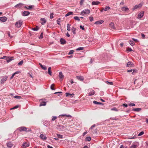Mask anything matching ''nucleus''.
<instances>
[{
  "mask_svg": "<svg viewBox=\"0 0 148 148\" xmlns=\"http://www.w3.org/2000/svg\"><path fill=\"white\" fill-rule=\"evenodd\" d=\"M18 130L20 132L25 131L27 132L29 131H31L28 128H26L25 127H21L18 128Z\"/></svg>",
  "mask_w": 148,
  "mask_h": 148,
  "instance_id": "1",
  "label": "nucleus"
},
{
  "mask_svg": "<svg viewBox=\"0 0 148 148\" xmlns=\"http://www.w3.org/2000/svg\"><path fill=\"white\" fill-rule=\"evenodd\" d=\"M139 145V143L137 142H135L132 143V145L131 146L130 148H136Z\"/></svg>",
  "mask_w": 148,
  "mask_h": 148,
  "instance_id": "2",
  "label": "nucleus"
},
{
  "mask_svg": "<svg viewBox=\"0 0 148 148\" xmlns=\"http://www.w3.org/2000/svg\"><path fill=\"white\" fill-rule=\"evenodd\" d=\"M22 23L23 21L21 20H20L16 23L15 25L16 27H20L21 26Z\"/></svg>",
  "mask_w": 148,
  "mask_h": 148,
  "instance_id": "3",
  "label": "nucleus"
},
{
  "mask_svg": "<svg viewBox=\"0 0 148 148\" xmlns=\"http://www.w3.org/2000/svg\"><path fill=\"white\" fill-rule=\"evenodd\" d=\"M46 100L45 99H41L40 100V106H45L46 105V103L45 101Z\"/></svg>",
  "mask_w": 148,
  "mask_h": 148,
  "instance_id": "4",
  "label": "nucleus"
},
{
  "mask_svg": "<svg viewBox=\"0 0 148 148\" xmlns=\"http://www.w3.org/2000/svg\"><path fill=\"white\" fill-rule=\"evenodd\" d=\"M90 11L89 10H84L82 11L81 12V14L84 15L85 14H88L90 13Z\"/></svg>",
  "mask_w": 148,
  "mask_h": 148,
  "instance_id": "5",
  "label": "nucleus"
},
{
  "mask_svg": "<svg viewBox=\"0 0 148 148\" xmlns=\"http://www.w3.org/2000/svg\"><path fill=\"white\" fill-rule=\"evenodd\" d=\"M144 14V12L141 11L139 13L138 15V18L139 19H140L142 17Z\"/></svg>",
  "mask_w": 148,
  "mask_h": 148,
  "instance_id": "6",
  "label": "nucleus"
},
{
  "mask_svg": "<svg viewBox=\"0 0 148 148\" xmlns=\"http://www.w3.org/2000/svg\"><path fill=\"white\" fill-rule=\"evenodd\" d=\"M127 67H132L134 66V64L131 61H129L127 63L126 65Z\"/></svg>",
  "mask_w": 148,
  "mask_h": 148,
  "instance_id": "7",
  "label": "nucleus"
},
{
  "mask_svg": "<svg viewBox=\"0 0 148 148\" xmlns=\"http://www.w3.org/2000/svg\"><path fill=\"white\" fill-rule=\"evenodd\" d=\"M30 13L29 12L27 11H24L22 14V15L23 16H26L29 15Z\"/></svg>",
  "mask_w": 148,
  "mask_h": 148,
  "instance_id": "8",
  "label": "nucleus"
},
{
  "mask_svg": "<svg viewBox=\"0 0 148 148\" xmlns=\"http://www.w3.org/2000/svg\"><path fill=\"white\" fill-rule=\"evenodd\" d=\"M7 18L5 16L0 17V21L3 22H5L7 20Z\"/></svg>",
  "mask_w": 148,
  "mask_h": 148,
  "instance_id": "9",
  "label": "nucleus"
},
{
  "mask_svg": "<svg viewBox=\"0 0 148 148\" xmlns=\"http://www.w3.org/2000/svg\"><path fill=\"white\" fill-rule=\"evenodd\" d=\"M60 43L62 45H64L66 42V41L63 38H61L60 39Z\"/></svg>",
  "mask_w": 148,
  "mask_h": 148,
  "instance_id": "10",
  "label": "nucleus"
},
{
  "mask_svg": "<svg viewBox=\"0 0 148 148\" xmlns=\"http://www.w3.org/2000/svg\"><path fill=\"white\" fill-rule=\"evenodd\" d=\"M29 144L27 142H25L23 144L22 147L23 148H25L29 146Z\"/></svg>",
  "mask_w": 148,
  "mask_h": 148,
  "instance_id": "11",
  "label": "nucleus"
},
{
  "mask_svg": "<svg viewBox=\"0 0 148 148\" xmlns=\"http://www.w3.org/2000/svg\"><path fill=\"white\" fill-rule=\"evenodd\" d=\"M40 137L43 140H45L47 139V137L46 136L43 134H40Z\"/></svg>",
  "mask_w": 148,
  "mask_h": 148,
  "instance_id": "12",
  "label": "nucleus"
},
{
  "mask_svg": "<svg viewBox=\"0 0 148 148\" xmlns=\"http://www.w3.org/2000/svg\"><path fill=\"white\" fill-rule=\"evenodd\" d=\"M40 21L42 22L41 23V24L43 25L44 24H45L46 22V20L44 18H42L40 19Z\"/></svg>",
  "mask_w": 148,
  "mask_h": 148,
  "instance_id": "13",
  "label": "nucleus"
},
{
  "mask_svg": "<svg viewBox=\"0 0 148 148\" xmlns=\"http://www.w3.org/2000/svg\"><path fill=\"white\" fill-rule=\"evenodd\" d=\"M23 4L21 3H19L16 5L15 6V7L17 8L23 7Z\"/></svg>",
  "mask_w": 148,
  "mask_h": 148,
  "instance_id": "14",
  "label": "nucleus"
},
{
  "mask_svg": "<svg viewBox=\"0 0 148 148\" xmlns=\"http://www.w3.org/2000/svg\"><path fill=\"white\" fill-rule=\"evenodd\" d=\"M103 20H100L99 21H98L96 22L95 24H96V25H100L102 24L103 22Z\"/></svg>",
  "mask_w": 148,
  "mask_h": 148,
  "instance_id": "15",
  "label": "nucleus"
},
{
  "mask_svg": "<svg viewBox=\"0 0 148 148\" xmlns=\"http://www.w3.org/2000/svg\"><path fill=\"white\" fill-rule=\"evenodd\" d=\"M59 77L60 79H61L62 80L64 78V76L63 75V74L62 72H60L59 73Z\"/></svg>",
  "mask_w": 148,
  "mask_h": 148,
  "instance_id": "16",
  "label": "nucleus"
},
{
  "mask_svg": "<svg viewBox=\"0 0 148 148\" xmlns=\"http://www.w3.org/2000/svg\"><path fill=\"white\" fill-rule=\"evenodd\" d=\"M13 144L11 142H9L7 143V145L8 147L11 148L13 146Z\"/></svg>",
  "mask_w": 148,
  "mask_h": 148,
  "instance_id": "17",
  "label": "nucleus"
},
{
  "mask_svg": "<svg viewBox=\"0 0 148 148\" xmlns=\"http://www.w3.org/2000/svg\"><path fill=\"white\" fill-rule=\"evenodd\" d=\"M7 77L6 76H5L4 77H3L2 79L1 80V83H3L4 82L7 80Z\"/></svg>",
  "mask_w": 148,
  "mask_h": 148,
  "instance_id": "18",
  "label": "nucleus"
},
{
  "mask_svg": "<svg viewBox=\"0 0 148 148\" xmlns=\"http://www.w3.org/2000/svg\"><path fill=\"white\" fill-rule=\"evenodd\" d=\"M77 78L79 80L82 81L84 80V77L82 76H77Z\"/></svg>",
  "mask_w": 148,
  "mask_h": 148,
  "instance_id": "19",
  "label": "nucleus"
},
{
  "mask_svg": "<svg viewBox=\"0 0 148 148\" xmlns=\"http://www.w3.org/2000/svg\"><path fill=\"white\" fill-rule=\"evenodd\" d=\"M66 97H73L74 94H71L69 92H66Z\"/></svg>",
  "mask_w": 148,
  "mask_h": 148,
  "instance_id": "20",
  "label": "nucleus"
},
{
  "mask_svg": "<svg viewBox=\"0 0 148 148\" xmlns=\"http://www.w3.org/2000/svg\"><path fill=\"white\" fill-rule=\"evenodd\" d=\"M93 103L95 104H100L101 105H103V103H101V102H98L97 101H93Z\"/></svg>",
  "mask_w": 148,
  "mask_h": 148,
  "instance_id": "21",
  "label": "nucleus"
},
{
  "mask_svg": "<svg viewBox=\"0 0 148 148\" xmlns=\"http://www.w3.org/2000/svg\"><path fill=\"white\" fill-rule=\"evenodd\" d=\"M100 3L99 1H93L92 2V5H98Z\"/></svg>",
  "mask_w": 148,
  "mask_h": 148,
  "instance_id": "22",
  "label": "nucleus"
},
{
  "mask_svg": "<svg viewBox=\"0 0 148 148\" xmlns=\"http://www.w3.org/2000/svg\"><path fill=\"white\" fill-rule=\"evenodd\" d=\"M51 67H49L48 69V73L51 76L52 75V72L51 71Z\"/></svg>",
  "mask_w": 148,
  "mask_h": 148,
  "instance_id": "23",
  "label": "nucleus"
},
{
  "mask_svg": "<svg viewBox=\"0 0 148 148\" xmlns=\"http://www.w3.org/2000/svg\"><path fill=\"white\" fill-rule=\"evenodd\" d=\"M76 30V29L74 27H73L71 28V30L73 33L74 34H76V32L75 31Z\"/></svg>",
  "mask_w": 148,
  "mask_h": 148,
  "instance_id": "24",
  "label": "nucleus"
},
{
  "mask_svg": "<svg viewBox=\"0 0 148 148\" xmlns=\"http://www.w3.org/2000/svg\"><path fill=\"white\" fill-rule=\"evenodd\" d=\"M121 10L123 11H126L129 10V9L127 7H122Z\"/></svg>",
  "mask_w": 148,
  "mask_h": 148,
  "instance_id": "25",
  "label": "nucleus"
},
{
  "mask_svg": "<svg viewBox=\"0 0 148 148\" xmlns=\"http://www.w3.org/2000/svg\"><path fill=\"white\" fill-rule=\"evenodd\" d=\"M39 65H40V66L41 67V68H42V69H44V70H47V67H46V66H44L42 65V64H41L40 63H39Z\"/></svg>",
  "mask_w": 148,
  "mask_h": 148,
  "instance_id": "26",
  "label": "nucleus"
},
{
  "mask_svg": "<svg viewBox=\"0 0 148 148\" xmlns=\"http://www.w3.org/2000/svg\"><path fill=\"white\" fill-rule=\"evenodd\" d=\"M141 110V108H133L132 109V110L134 111L138 112Z\"/></svg>",
  "mask_w": 148,
  "mask_h": 148,
  "instance_id": "27",
  "label": "nucleus"
},
{
  "mask_svg": "<svg viewBox=\"0 0 148 148\" xmlns=\"http://www.w3.org/2000/svg\"><path fill=\"white\" fill-rule=\"evenodd\" d=\"M110 26L112 29H114V23H111L110 24Z\"/></svg>",
  "mask_w": 148,
  "mask_h": 148,
  "instance_id": "28",
  "label": "nucleus"
},
{
  "mask_svg": "<svg viewBox=\"0 0 148 148\" xmlns=\"http://www.w3.org/2000/svg\"><path fill=\"white\" fill-rule=\"evenodd\" d=\"M95 94V91L94 90L88 93L89 96H92L93 95Z\"/></svg>",
  "mask_w": 148,
  "mask_h": 148,
  "instance_id": "29",
  "label": "nucleus"
},
{
  "mask_svg": "<svg viewBox=\"0 0 148 148\" xmlns=\"http://www.w3.org/2000/svg\"><path fill=\"white\" fill-rule=\"evenodd\" d=\"M140 6H141V5H140V4H139L138 5H135L134 7V8H133V10H134L137 8H139Z\"/></svg>",
  "mask_w": 148,
  "mask_h": 148,
  "instance_id": "30",
  "label": "nucleus"
},
{
  "mask_svg": "<svg viewBox=\"0 0 148 148\" xmlns=\"http://www.w3.org/2000/svg\"><path fill=\"white\" fill-rule=\"evenodd\" d=\"M73 12H68L65 15V16H67L71 15H73Z\"/></svg>",
  "mask_w": 148,
  "mask_h": 148,
  "instance_id": "31",
  "label": "nucleus"
},
{
  "mask_svg": "<svg viewBox=\"0 0 148 148\" xmlns=\"http://www.w3.org/2000/svg\"><path fill=\"white\" fill-rule=\"evenodd\" d=\"M129 43L130 45L133 46L134 45V42L130 40L129 41Z\"/></svg>",
  "mask_w": 148,
  "mask_h": 148,
  "instance_id": "32",
  "label": "nucleus"
},
{
  "mask_svg": "<svg viewBox=\"0 0 148 148\" xmlns=\"http://www.w3.org/2000/svg\"><path fill=\"white\" fill-rule=\"evenodd\" d=\"M12 58H9L8 57L6 58V60L7 62H10L12 59H11Z\"/></svg>",
  "mask_w": 148,
  "mask_h": 148,
  "instance_id": "33",
  "label": "nucleus"
},
{
  "mask_svg": "<svg viewBox=\"0 0 148 148\" xmlns=\"http://www.w3.org/2000/svg\"><path fill=\"white\" fill-rule=\"evenodd\" d=\"M70 26L71 25L69 24H67V30L68 31H70L71 30Z\"/></svg>",
  "mask_w": 148,
  "mask_h": 148,
  "instance_id": "34",
  "label": "nucleus"
},
{
  "mask_svg": "<svg viewBox=\"0 0 148 148\" xmlns=\"http://www.w3.org/2000/svg\"><path fill=\"white\" fill-rule=\"evenodd\" d=\"M34 7V5H29L27 8V10H31Z\"/></svg>",
  "mask_w": 148,
  "mask_h": 148,
  "instance_id": "35",
  "label": "nucleus"
},
{
  "mask_svg": "<svg viewBox=\"0 0 148 148\" xmlns=\"http://www.w3.org/2000/svg\"><path fill=\"white\" fill-rule=\"evenodd\" d=\"M110 7L109 6H106L104 8V10L105 11H107L108 10L110 9Z\"/></svg>",
  "mask_w": 148,
  "mask_h": 148,
  "instance_id": "36",
  "label": "nucleus"
},
{
  "mask_svg": "<svg viewBox=\"0 0 148 148\" xmlns=\"http://www.w3.org/2000/svg\"><path fill=\"white\" fill-rule=\"evenodd\" d=\"M91 137L90 136H88L86 138L85 140L86 141H89L91 140Z\"/></svg>",
  "mask_w": 148,
  "mask_h": 148,
  "instance_id": "37",
  "label": "nucleus"
},
{
  "mask_svg": "<svg viewBox=\"0 0 148 148\" xmlns=\"http://www.w3.org/2000/svg\"><path fill=\"white\" fill-rule=\"evenodd\" d=\"M73 18L75 20H77L78 21H80V19L78 16H75Z\"/></svg>",
  "mask_w": 148,
  "mask_h": 148,
  "instance_id": "38",
  "label": "nucleus"
},
{
  "mask_svg": "<svg viewBox=\"0 0 148 148\" xmlns=\"http://www.w3.org/2000/svg\"><path fill=\"white\" fill-rule=\"evenodd\" d=\"M38 29L39 28L38 27L36 26V27L35 28H32V29L34 31H37L38 30Z\"/></svg>",
  "mask_w": 148,
  "mask_h": 148,
  "instance_id": "39",
  "label": "nucleus"
},
{
  "mask_svg": "<svg viewBox=\"0 0 148 148\" xmlns=\"http://www.w3.org/2000/svg\"><path fill=\"white\" fill-rule=\"evenodd\" d=\"M54 84H52L51 86V88L52 90H55V88H54Z\"/></svg>",
  "mask_w": 148,
  "mask_h": 148,
  "instance_id": "40",
  "label": "nucleus"
},
{
  "mask_svg": "<svg viewBox=\"0 0 148 148\" xmlns=\"http://www.w3.org/2000/svg\"><path fill=\"white\" fill-rule=\"evenodd\" d=\"M110 120H115L116 121H118V120H119V119L118 118H117V117H115L114 118H110Z\"/></svg>",
  "mask_w": 148,
  "mask_h": 148,
  "instance_id": "41",
  "label": "nucleus"
},
{
  "mask_svg": "<svg viewBox=\"0 0 148 148\" xmlns=\"http://www.w3.org/2000/svg\"><path fill=\"white\" fill-rule=\"evenodd\" d=\"M57 136L58 138H63V136L62 135L57 134Z\"/></svg>",
  "mask_w": 148,
  "mask_h": 148,
  "instance_id": "42",
  "label": "nucleus"
},
{
  "mask_svg": "<svg viewBox=\"0 0 148 148\" xmlns=\"http://www.w3.org/2000/svg\"><path fill=\"white\" fill-rule=\"evenodd\" d=\"M111 110L115 111H118V109L116 108H114L111 109Z\"/></svg>",
  "mask_w": 148,
  "mask_h": 148,
  "instance_id": "43",
  "label": "nucleus"
},
{
  "mask_svg": "<svg viewBox=\"0 0 148 148\" xmlns=\"http://www.w3.org/2000/svg\"><path fill=\"white\" fill-rule=\"evenodd\" d=\"M106 82L107 84H110V85H113V83L112 82H108V81H106Z\"/></svg>",
  "mask_w": 148,
  "mask_h": 148,
  "instance_id": "44",
  "label": "nucleus"
},
{
  "mask_svg": "<svg viewBox=\"0 0 148 148\" xmlns=\"http://www.w3.org/2000/svg\"><path fill=\"white\" fill-rule=\"evenodd\" d=\"M23 62V60H22L20 62L18 63V65L20 66L22 65Z\"/></svg>",
  "mask_w": 148,
  "mask_h": 148,
  "instance_id": "45",
  "label": "nucleus"
},
{
  "mask_svg": "<svg viewBox=\"0 0 148 148\" xmlns=\"http://www.w3.org/2000/svg\"><path fill=\"white\" fill-rule=\"evenodd\" d=\"M74 52V51L73 50H70L68 53V55H71L72 54L73 52Z\"/></svg>",
  "mask_w": 148,
  "mask_h": 148,
  "instance_id": "46",
  "label": "nucleus"
},
{
  "mask_svg": "<svg viewBox=\"0 0 148 148\" xmlns=\"http://www.w3.org/2000/svg\"><path fill=\"white\" fill-rule=\"evenodd\" d=\"M129 106H135V104L133 103H130L129 104Z\"/></svg>",
  "mask_w": 148,
  "mask_h": 148,
  "instance_id": "47",
  "label": "nucleus"
},
{
  "mask_svg": "<svg viewBox=\"0 0 148 148\" xmlns=\"http://www.w3.org/2000/svg\"><path fill=\"white\" fill-rule=\"evenodd\" d=\"M144 134V132L143 131H142L140 132L138 134V136H140L142 135H143Z\"/></svg>",
  "mask_w": 148,
  "mask_h": 148,
  "instance_id": "48",
  "label": "nucleus"
},
{
  "mask_svg": "<svg viewBox=\"0 0 148 148\" xmlns=\"http://www.w3.org/2000/svg\"><path fill=\"white\" fill-rule=\"evenodd\" d=\"M57 118V117L56 116H53L52 118V120L54 121Z\"/></svg>",
  "mask_w": 148,
  "mask_h": 148,
  "instance_id": "49",
  "label": "nucleus"
},
{
  "mask_svg": "<svg viewBox=\"0 0 148 148\" xmlns=\"http://www.w3.org/2000/svg\"><path fill=\"white\" fill-rule=\"evenodd\" d=\"M84 49V47H79L77 48V49H76L77 50H82Z\"/></svg>",
  "mask_w": 148,
  "mask_h": 148,
  "instance_id": "50",
  "label": "nucleus"
},
{
  "mask_svg": "<svg viewBox=\"0 0 148 148\" xmlns=\"http://www.w3.org/2000/svg\"><path fill=\"white\" fill-rule=\"evenodd\" d=\"M14 97L17 99H20L21 98V96L17 95L14 96Z\"/></svg>",
  "mask_w": 148,
  "mask_h": 148,
  "instance_id": "51",
  "label": "nucleus"
},
{
  "mask_svg": "<svg viewBox=\"0 0 148 148\" xmlns=\"http://www.w3.org/2000/svg\"><path fill=\"white\" fill-rule=\"evenodd\" d=\"M127 51H132V49L131 48L128 47L127 49Z\"/></svg>",
  "mask_w": 148,
  "mask_h": 148,
  "instance_id": "52",
  "label": "nucleus"
},
{
  "mask_svg": "<svg viewBox=\"0 0 148 148\" xmlns=\"http://www.w3.org/2000/svg\"><path fill=\"white\" fill-rule=\"evenodd\" d=\"M60 18H59L58 19L57 21V23L59 25H60Z\"/></svg>",
  "mask_w": 148,
  "mask_h": 148,
  "instance_id": "53",
  "label": "nucleus"
},
{
  "mask_svg": "<svg viewBox=\"0 0 148 148\" xmlns=\"http://www.w3.org/2000/svg\"><path fill=\"white\" fill-rule=\"evenodd\" d=\"M80 29H82V30H84L85 28H84V26H83L82 25H80Z\"/></svg>",
  "mask_w": 148,
  "mask_h": 148,
  "instance_id": "54",
  "label": "nucleus"
},
{
  "mask_svg": "<svg viewBox=\"0 0 148 148\" xmlns=\"http://www.w3.org/2000/svg\"><path fill=\"white\" fill-rule=\"evenodd\" d=\"M18 106L16 105V106H15L13 108H11V109H16V108H18Z\"/></svg>",
  "mask_w": 148,
  "mask_h": 148,
  "instance_id": "55",
  "label": "nucleus"
},
{
  "mask_svg": "<svg viewBox=\"0 0 148 148\" xmlns=\"http://www.w3.org/2000/svg\"><path fill=\"white\" fill-rule=\"evenodd\" d=\"M89 18L90 21L91 22H92L93 20V18L92 17H89Z\"/></svg>",
  "mask_w": 148,
  "mask_h": 148,
  "instance_id": "56",
  "label": "nucleus"
},
{
  "mask_svg": "<svg viewBox=\"0 0 148 148\" xmlns=\"http://www.w3.org/2000/svg\"><path fill=\"white\" fill-rule=\"evenodd\" d=\"M119 148H127L126 146L124 147L123 145H121Z\"/></svg>",
  "mask_w": 148,
  "mask_h": 148,
  "instance_id": "57",
  "label": "nucleus"
},
{
  "mask_svg": "<svg viewBox=\"0 0 148 148\" xmlns=\"http://www.w3.org/2000/svg\"><path fill=\"white\" fill-rule=\"evenodd\" d=\"M43 38V34H42V33H41L40 37H39V38L41 39V38Z\"/></svg>",
  "mask_w": 148,
  "mask_h": 148,
  "instance_id": "58",
  "label": "nucleus"
},
{
  "mask_svg": "<svg viewBox=\"0 0 148 148\" xmlns=\"http://www.w3.org/2000/svg\"><path fill=\"white\" fill-rule=\"evenodd\" d=\"M95 127V125H92L91 126V127H90V130H91H91L92 129V128H93V127Z\"/></svg>",
  "mask_w": 148,
  "mask_h": 148,
  "instance_id": "59",
  "label": "nucleus"
},
{
  "mask_svg": "<svg viewBox=\"0 0 148 148\" xmlns=\"http://www.w3.org/2000/svg\"><path fill=\"white\" fill-rule=\"evenodd\" d=\"M132 39L135 42H138V40L136 39H135L134 38H132Z\"/></svg>",
  "mask_w": 148,
  "mask_h": 148,
  "instance_id": "60",
  "label": "nucleus"
},
{
  "mask_svg": "<svg viewBox=\"0 0 148 148\" xmlns=\"http://www.w3.org/2000/svg\"><path fill=\"white\" fill-rule=\"evenodd\" d=\"M122 106L125 107H127L128 106V105L127 104H123Z\"/></svg>",
  "mask_w": 148,
  "mask_h": 148,
  "instance_id": "61",
  "label": "nucleus"
},
{
  "mask_svg": "<svg viewBox=\"0 0 148 148\" xmlns=\"http://www.w3.org/2000/svg\"><path fill=\"white\" fill-rule=\"evenodd\" d=\"M53 13H51L50 14V17L51 19H52L53 18Z\"/></svg>",
  "mask_w": 148,
  "mask_h": 148,
  "instance_id": "62",
  "label": "nucleus"
},
{
  "mask_svg": "<svg viewBox=\"0 0 148 148\" xmlns=\"http://www.w3.org/2000/svg\"><path fill=\"white\" fill-rule=\"evenodd\" d=\"M8 35L9 37H10V38H12V36H11L10 35V32H9L8 33Z\"/></svg>",
  "mask_w": 148,
  "mask_h": 148,
  "instance_id": "63",
  "label": "nucleus"
},
{
  "mask_svg": "<svg viewBox=\"0 0 148 148\" xmlns=\"http://www.w3.org/2000/svg\"><path fill=\"white\" fill-rule=\"evenodd\" d=\"M87 133V132H85L83 133L82 134V135L83 136H84Z\"/></svg>",
  "mask_w": 148,
  "mask_h": 148,
  "instance_id": "64",
  "label": "nucleus"
}]
</instances>
